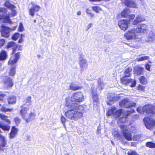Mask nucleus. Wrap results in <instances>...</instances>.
Masks as SVG:
<instances>
[{
	"mask_svg": "<svg viewBox=\"0 0 155 155\" xmlns=\"http://www.w3.org/2000/svg\"><path fill=\"white\" fill-rule=\"evenodd\" d=\"M12 48L13 49H15L18 48V50H20V48H21L19 45H17L14 42H11L9 43L7 46V48L8 49L9 48Z\"/></svg>",
	"mask_w": 155,
	"mask_h": 155,
	"instance_id": "6ab92c4d",
	"label": "nucleus"
},
{
	"mask_svg": "<svg viewBox=\"0 0 155 155\" xmlns=\"http://www.w3.org/2000/svg\"><path fill=\"white\" fill-rule=\"evenodd\" d=\"M0 117L1 119L4 120L8 123L10 124L11 123L10 120L8 119V117L7 116L0 114Z\"/></svg>",
	"mask_w": 155,
	"mask_h": 155,
	"instance_id": "c85d7f7f",
	"label": "nucleus"
},
{
	"mask_svg": "<svg viewBox=\"0 0 155 155\" xmlns=\"http://www.w3.org/2000/svg\"><path fill=\"white\" fill-rule=\"evenodd\" d=\"M123 110L122 109H119L115 110L114 117L115 118L119 117L123 114Z\"/></svg>",
	"mask_w": 155,
	"mask_h": 155,
	"instance_id": "a878e982",
	"label": "nucleus"
},
{
	"mask_svg": "<svg viewBox=\"0 0 155 155\" xmlns=\"http://www.w3.org/2000/svg\"><path fill=\"white\" fill-rule=\"evenodd\" d=\"M19 31L21 32L22 31L24 30V28L22 24L21 23H20L18 28Z\"/></svg>",
	"mask_w": 155,
	"mask_h": 155,
	"instance_id": "3c124183",
	"label": "nucleus"
},
{
	"mask_svg": "<svg viewBox=\"0 0 155 155\" xmlns=\"http://www.w3.org/2000/svg\"><path fill=\"white\" fill-rule=\"evenodd\" d=\"M5 95L4 94H2L0 95V100H2L3 98L5 97Z\"/></svg>",
	"mask_w": 155,
	"mask_h": 155,
	"instance_id": "052dcab7",
	"label": "nucleus"
},
{
	"mask_svg": "<svg viewBox=\"0 0 155 155\" xmlns=\"http://www.w3.org/2000/svg\"><path fill=\"white\" fill-rule=\"evenodd\" d=\"M8 103L9 104L15 103L16 101V97L15 96H11L8 99Z\"/></svg>",
	"mask_w": 155,
	"mask_h": 155,
	"instance_id": "bb28decb",
	"label": "nucleus"
},
{
	"mask_svg": "<svg viewBox=\"0 0 155 155\" xmlns=\"http://www.w3.org/2000/svg\"><path fill=\"white\" fill-rule=\"evenodd\" d=\"M20 36L19 33H15L13 35L12 39L14 40H16L20 37Z\"/></svg>",
	"mask_w": 155,
	"mask_h": 155,
	"instance_id": "58836bf2",
	"label": "nucleus"
},
{
	"mask_svg": "<svg viewBox=\"0 0 155 155\" xmlns=\"http://www.w3.org/2000/svg\"><path fill=\"white\" fill-rule=\"evenodd\" d=\"M31 96L28 97L26 99V103L28 104V105H30L31 104Z\"/></svg>",
	"mask_w": 155,
	"mask_h": 155,
	"instance_id": "a19ab883",
	"label": "nucleus"
},
{
	"mask_svg": "<svg viewBox=\"0 0 155 155\" xmlns=\"http://www.w3.org/2000/svg\"><path fill=\"white\" fill-rule=\"evenodd\" d=\"M137 110L139 113H143L150 116L155 114L154 106L150 104L146 105L143 107H139L137 108Z\"/></svg>",
	"mask_w": 155,
	"mask_h": 155,
	"instance_id": "423d86ee",
	"label": "nucleus"
},
{
	"mask_svg": "<svg viewBox=\"0 0 155 155\" xmlns=\"http://www.w3.org/2000/svg\"><path fill=\"white\" fill-rule=\"evenodd\" d=\"M136 143L135 142H132L131 143V146H136Z\"/></svg>",
	"mask_w": 155,
	"mask_h": 155,
	"instance_id": "0e129e2a",
	"label": "nucleus"
},
{
	"mask_svg": "<svg viewBox=\"0 0 155 155\" xmlns=\"http://www.w3.org/2000/svg\"><path fill=\"white\" fill-rule=\"evenodd\" d=\"M135 17L134 15L133 14L128 15L127 17L130 20H133L134 19Z\"/></svg>",
	"mask_w": 155,
	"mask_h": 155,
	"instance_id": "4d7b16f0",
	"label": "nucleus"
},
{
	"mask_svg": "<svg viewBox=\"0 0 155 155\" xmlns=\"http://www.w3.org/2000/svg\"><path fill=\"white\" fill-rule=\"evenodd\" d=\"M121 81L123 84L126 85H129L132 87H134L136 85L135 80L131 78H125L123 77L121 78Z\"/></svg>",
	"mask_w": 155,
	"mask_h": 155,
	"instance_id": "1a4fd4ad",
	"label": "nucleus"
},
{
	"mask_svg": "<svg viewBox=\"0 0 155 155\" xmlns=\"http://www.w3.org/2000/svg\"><path fill=\"white\" fill-rule=\"evenodd\" d=\"M84 97L81 92H75L71 97H68L65 99V107L67 110L65 115L68 118L73 120H76L82 117V111L84 110V106L79 105L74 102H80L83 101Z\"/></svg>",
	"mask_w": 155,
	"mask_h": 155,
	"instance_id": "f257e3e1",
	"label": "nucleus"
},
{
	"mask_svg": "<svg viewBox=\"0 0 155 155\" xmlns=\"http://www.w3.org/2000/svg\"><path fill=\"white\" fill-rule=\"evenodd\" d=\"M127 114L125 115V116H127L129 114L132 113H134V110L130 109V110H127Z\"/></svg>",
	"mask_w": 155,
	"mask_h": 155,
	"instance_id": "864d4df0",
	"label": "nucleus"
},
{
	"mask_svg": "<svg viewBox=\"0 0 155 155\" xmlns=\"http://www.w3.org/2000/svg\"><path fill=\"white\" fill-rule=\"evenodd\" d=\"M12 30L11 28L4 25L1 26L0 31L3 37L8 38L10 35V32Z\"/></svg>",
	"mask_w": 155,
	"mask_h": 155,
	"instance_id": "f8f14e48",
	"label": "nucleus"
},
{
	"mask_svg": "<svg viewBox=\"0 0 155 155\" xmlns=\"http://www.w3.org/2000/svg\"><path fill=\"white\" fill-rule=\"evenodd\" d=\"M86 12L88 16L91 17V19H92L94 17V14L92 13L90 10L88 9H87L86 10Z\"/></svg>",
	"mask_w": 155,
	"mask_h": 155,
	"instance_id": "72a5a7b5",
	"label": "nucleus"
},
{
	"mask_svg": "<svg viewBox=\"0 0 155 155\" xmlns=\"http://www.w3.org/2000/svg\"><path fill=\"white\" fill-rule=\"evenodd\" d=\"M31 4L32 6L29 9V13L32 17H33L35 15V13L39 10L40 7L35 4L31 3Z\"/></svg>",
	"mask_w": 155,
	"mask_h": 155,
	"instance_id": "4468645a",
	"label": "nucleus"
},
{
	"mask_svg": "<svg viewBox=\"0 0 155 155\" xmlns=\"http://www.w3.org/2000/svg\"><path fill=\"white\" fill-rule=\"evenodd\" d=\"M81 12L80 11H78L77 12V15H81Z\"/></svg>",
	"mask_w": 155,
	"mask_h": 155,
	"instance_id": "69168bd1",
	"label": "nucleus"
},
{
	"mask_svg": "<svg viewBox=\"0 0 155 155\" xmlns=\"http://www.w3.org/2000/svg\"><path fill=\"white\" fill-rule=\"evenodd\" d=\"M148 31V26L144 24H140L138 25L136 28H133L129 30L124 34V36L127 40H133L135 42H140L141 39L138 37V34L146 33Z\"/></svg>",
	"mask_w": 155,
	"mask_h": 155,
	"instance_id": "f03ea898",
	"label": "nucleus"
},
{
	"mask_svg": "<svg viewBox=\"0 0 155 155\" xmlns=\"http://www.w3.org/2000/svg\"><path fill=\"white\" fill-rule=\"evenodd\" d=\"M14 121L15 123V124L17 125H18L20 123L21 121L20 119L18 117H16L14 119Z\"/></svg>",
	"mask_w": 155,
	"mask_h": 155,
	"instance_id": "ea45409f",
	"label": "nucleus"
},
{
	"mask_svg": "<svg viewBox=\"0 0 155 155\" xmlns=\"http://www.w3.org/2000/svg\"><path fill=\"white\" fill-rule=\"evenodd\" d=\"M34 22H35V23L36 22V20H34Z\"/></svg>",
	"mask_w": 155,
	"mask_h": 155,
	"instance_id": "338daca9",
	"label": "nucleus"
},
{
	"mask_svg": "<svg viewBox=\"0 0 155 155\" xmlns=\"http://www.w3.org/2000/svg\"><path fill=\"white\" fill-rule=\"evenodd\" d=\"M117 109L115 107L113 106L111 107V108L110 109L107 113V115L108 116H110L112 115L114 116V114L115 110H116Z\"/></svg>",
	"mask_w": 155,
	"mask_h": 155,
	"instance_id": "b1692460",
	"label": "nucleus"
},
{
	"mask_svg": "<svg viewBox=\"0 0 155 155\" xmlns=\"http://www.w3.org/2000/svg\"><path fill=\"white\" fill-rule=\"evenodd\" d=\"M130 13L129 9L128 8L125 9L123 10L121 13V16L124 17H127L129 14Z\"/></svg>",
	"mask_w": 155,
	"mask_h": 155,
	"instance_id": "5701e85b",
	"label": "nucleus"
},
{
	"mask_svg": "<svg viewBox=\"0 0 155 155\" xmlns=\"http://www.w3.org/2000/svg\"><path fill=\"white\" fill-rule=\"evenodd\" d=\"M92 98L94 101L97 102L98 101V98L97 94L92 95Z\"/></svg>",
	"mask_w": 155,
	"mask_h": 155,
	"instance_id": "c03bdc74",
	"label": "nucleus"
},
{
	"mask_svg": "<svg viewBox=\"0 0 155 155\" xmlns=\"http://www.w3.org/2000/svg\"><path fill=\"white\" fill-rule=\"evenodd\" d=\"M93 11L97 13L99 12L101 10V8L98 6H94L92 7Z\"/></svg>",
	"mask_w": 155,
	"mask_h": 155,
	"instance_id": "4c0bfd02",
	"label": "nucleus"
},
{
	"mask_svg": "<svg viewBox=\"0 0 155 155\" xmlns=\"http://www.w3.org/2000/svg\"><path fill=\"white\" fill-rule=\"evenodd\" d=\"M128 7L137 8L138 5L136 4L133 0H130L127 6Z\"/></svg>",
	"mask_w": 155,
	"mask_h": 155,
	"instance_id": "4be33fe9",
	"label": "nucleus"
},
{
	"mask_svg": "<svg viewBox=\"0 0 155 155\" xmlns=\"http://www.w3.org/2000/svg\"><path fill=\"white\" fill-rule=\"evenodd\" d=\"M115 136H114V138L116 140H120L121 139V137L120 135V134L119 133L117 134H115Z\"/></svg>",
	"mask_w": 155,
	"mask_h": 155,
	"instance_id": "09e8293b",
	"label": "nucleus"
},
{
	"mask_svg": "<svg viewBox=\"0 0 155 155\" xmlns=\"http://www.w3.org/2000/svg\"><path fill=\"white\" fill-rule=\"evenodd\" d=\"M5 43V41L4 39H0V48L3 46Z\"/></svg>",
	"mask_w": 155,
	"mask_h": 155,
	"instance_id": "603ef678",
	"label": "nucleus"
},
{
	"mask_svg": "<svg viewBox=\"0 0 155 155\" xmlns=\"http://www.w3.org/2000/svg\"><path fill=\"white\" fill-rule=\"evenodd\" d=\"M18 130L15 127L12 126L9 134V137L11 139L14 138L17 134Z\"/></svg>",
	"mask_w": 155,
	"mask_h": 155,
	"instance_id": "a211bd4d",
	"label": "nucleus"
},
{
	"mask_svg": "<svg viewBox=\"0 0 155 155\" xmlns=\"http://www.w3.org/2000/svg\"><path fill=\"white\" fill-rule=\"evenodd\" d=\"M80 87L74 83H72L70 86V89L75 91L79 89Z\"/></svg>",
	"mask_w": 155,
	"mask_h": 155,
	"instance_id": "2f4dec72",
	"label": "nucleus"
},
{
	"mask_svg": "<svg viewBox=\"0 0 155 155\" xmlns=\"http://www.w3.org/2000/svg\"><path fill=\"white\" fill-rule=\"evenodd\" d=\"M145 87L141 85H139L138 87V89L139 91H143L144 90Z\"/></svg>",
	"mask_w": 155,
	"mask_h": 155,
	"instance_id": "8fccbe9b",
	"label": "nucleus"
},
{
	"mask_svg": "<svg viewBox=\"0 0 155 155\" xmlns=\"http://www.w3.org/2000/svg\"><path fill=\"white\" fill-rule=\"evenodd\" d=\"M20 114L27 123L32 120L35 117V113L30 110L29 107H24L20 111Z\"/></svg>",
	"mask_w": 155,
	"mask_h": 155,
	"instance_id": "20e7f679",
	"label": "nucleus"
},
{
	"mask_svg": "<svg viewBox=\"0 0 155 155\" xmlns=\"http://www.w3.org/2000/svg\"><path fill=\"white\" fill-rule=\"evenodd\" d=\"M98 89L100 90H101L103 88L104 86V84L101 81H99L98 82Z\"/></svg>",
	"mask_w": 155,
	"mask_h": 155,
	"instance_id": "f704fd0d",
	"label": "nucleus"
},
{
	"mask_svg": "<svg viewBox=\"0 0 155 155\" xmlns=\"http://www.w3.org/2000/svg\"><path fill=\"white\" fill-rule=\"evenodd\" d=\"M21 38L18 41V43H21L23 41V39L22 38V34H21Z\"/></svg>",
	"mask_w": 155,
	"mask_h": 155,
	"instance_id": "680f3d73",
	"label": "nucleus"
},
{
	"mask_svg": "<svg viewBox=\"0 0 155 155\" xmlns=\"http://www.w3.org/2000/svg\"><path fill=\"white\" fill-rule=\"evenodd\" d=\"M129 155H139L136 152L132 150H130L127 153Z\"/></svg>",
	"mask_w": 155,
	"mask_h": 155,
	"instance_id": "37998d69",
	"label": "nucleus"
},
{
	"mask_svg": "<svg viewBox=\"0 0 155 155\" xmlns=\"http://www.w3.org/2000/svg\"><path fill=\"white\" fill-rule=\"evenodd\" d=\"M79 64L81 71L86 69L87 67V61L85 59L84 56L83 54H81L79 57Z\"/></svg>",
	"mask_w": 155,
	"mask_h": 155,
	"instance_id": "9d476101",
	"label": "nucleus"
},
{
	"mask_svg": "<svg viewBox=\"0 0 155 155\" xmlns=\"http://www.w3.org/2000/svg\"><path fill=\"white\" fill-rule=\"evenodd\" d=\"M61 121L62 122V124L64 126V127H65V122L66 120V118L65 117L63 116L62 115L61 118Z\"/></svg>",
	"mask_w": 155,
	"mask_h": 155,
	"instance_id": "a18cd8bd",
	"label": "nucleus"
},
{
	"mask_svg": "<svg viewBox=\"0 0 155 155\" xmlns=\"http://www.w3.org/2000/svg\"><path fill=\"white\" fill-rule=\"evenodd\" d=\"M0 128L4 131H8L10 127L9 125L5 124L2 121H0Z\"/></svg>",
	"mask_w": 155,
	"mask_h": 155,
	"instance_id": "aec40b11",
	"label": "nucleus"
},
{
	"mask_svg": "<svg viewBox=\"0 0 155 155\" xmlns=\"http://www.w3.org/2000/svg\"><path fill=\"white\" fill-rule=\"evenodd\" d=\"M19 53H17L15 55L12 54L9 60L8 64L11 66V67L8 72L9 75L11 76H14L16 73L15 64L18 61L20 58Z\"/></svg>",
	"mask_w": 155,
	"mask_h": 155,
	"instance_id": "39448f33",
	"label": "nucleus"
},
{
	"mask_svg": "<svg viewBox=\"0 0 155 155\" xmlns=\"http://www.w3.org/2000/svg\"><path fill=\"white\" fill-rule=\"evenodd\" d=\"M146 146L150 148H155V143L152 142H147L146 144Z\"/></svg>",
	"mask_w": 155,
	"mask_h": 155,
	"instance_id": "473e14b6",
	"label": "nucleus"
},
{
	"mask_svg": "<svg viewBox=\"0 0 155 155\" xmlns=\"http://www.w3.org/2000/svg\"><path fill=\"white\" fill-rule=\"evenodd\" d=\"M130 0H121V2L125 4V5L127 6Z\"/></svg>",
	"mask_w": 155,
	"mask_h": 155,
	"instance_id": "13d9d810",
	"label": "nucleus"
},
{
	"mask_svg": "<svg viewBox=\"0 0 155 155\" xmlns=\"http://www.w3.org/2000/svg\"><path fill=\"white\" fill-rule=\"evenodd\" d=\"M139 79L140 83L141 84L146 85L147 84V80L143 76H141Z\"/></svg>",
	"mask_w": 155,
	"mask_h": 155,
	"instance_id": "cd10ccee",
	"label": "nucleus"
},
{
	"mask_svg": "<svg viewBox=\"0 0 155 155\" xmlns=\"http://www.w3.org/2000/svg\"><path fill=\"white\" fill-rule=\"evenodd\" d=\"M120 128L125 138L128 140H131L132 135L131 133L129 132L127 127L125 125H121L120 126Z\"/></svg>",
	"mask_w": 155,
	"mask_h": 155,
	"instance_id": "6e6552de",
	"label": "nucleus"
},
{
	"mask_svg": "<svg viewBox=\"0 0 155 155\" xmlns=\"http://www.w3.org/2000/svg\"><path fill=\"white\" fill-rule=\"evenodd\" d=\"M154 134L155 135V131L154 132Z\"/></svg>",
	"mask_w": 155,
	"mask_h": 155,
	"instance_id": "774afa93",
	"label": "nucleus"
},
{
	"mask_svg": "<svg viewBox=\"0 0 155 155\" xmlns=\"http://www.w3.org/2000/svg\"><path fill=\"white\" fill-rule=\"evenodd\" d=\"M132 69L131 68H129L126 69L124 72V75L125 77H129L130 75V72Z\"/></svg>",
	"mask_w": 155,
	"mask_h": 155,
	"instance_id": "c756f323",
	"label": "nucleus"
},
{
	"mask_svg": "<svg viewBox=\"0 0 155 155\" xmlns=\"http://www.w3.org/2000/svg\"><path fill=\"white\" fill-rule=\"evenodd\" d=\"M4 5L5 7L11 9L12 12L11 13L9 12L8 14L6 8H0V22L11 24L12 21L9 17H13L16 15V12L15 9V7L7 0L5 1Z\"/></svg>",
	"mask_w": 155,
	"mask_h": 155,
	"instance_id": "7ed1b4c3",
	"label": "nucleus"
},
{
	"mask_svg": "<svg viewBox=\"0 0 155 155\" xmlns=\"http://www.w3.org/2000/svg\"><path fill=\"white\" fill-rule=\"evenodd\" d=\"M127 120V118L126 117H123L119 119V121L122 123H124Z\"/></svg>",
	"mask_w": 155,
	"mask_h": 155,
	"instance_id": "de8ad7c7",
	"label": "nucleus"
},
{
	"mask_svg": "<svg viewBox=\"0 0 155 155\" xmlns=\"http://www.w3.org/2000/svg\"><path fill=\"white\" fill-rule=\"evenodd\" d=\"M129 21L126 20H121L118 22V25L120 28L123 31H125L128 27Z\"/></svg>",
	"mask_w": 155,
	"mask_h": 155,
	"instance_id": "ddd939ff",
	"label": "nucleus"
},
{
	"mask_svg": "<svg viewBox=\"0 0 155 155\" xmlns=\"http://www.w3.org/2000/svg\"><path fill=\"white\" fill-rule=\"evenodd\" d=\"M155 40V34L153 31H150L148 34V36L145 39V41L149 43L153 42Z\"/></svg>",
	"mask_w": 155,
	"mask_h": 155,
	"instance_id": "dca6fc26",
	"label": "nucleus"
},
{
	"mask_svg": "<svg viewBox=\"0 0 155 155\" xmlns=\"http://www.w3.org/2000/svg\"><path fill=\"white\" fill-rule=\"evenodd\" d=\"M3 81L4 84V86L6 87H12L13 83L12 78L6 76L3 78Z\"/></svg>",
	"mask_w": 155,
	"mask_h": 155,
	"instance_id": "2eb2a0df",
	"label": "nucleus"
},
{
	"mask_svg": "<svg viewBox=\"0 0 155 155\" xmlns=\"http://www.w3.org/2000/svg\"><path fill=\"white\" fill-rule=\"evenodd\" d=\"M145 20L144 17L141 15H138L133 22V24L137 25L138 23L143 21Z\"/></svg>",
	"mask_w": 155,
	"mask_h": 155,
	"instance_id": "f3484780",
	"label": "nucleus"
},
{
	"mask_svg": "<svg viewBox=\"0 0 155 155\" xmlns=\"http://www.w3.org/2000/svg\"><path fill=\"white\" fill-rule=\"evenodd\" d=\"M149 57L148 56H144L137 57L136 59V61H142L145 60H147L149 59Z\"/></svg>",
	"mask_w": 155,
	"mask_h": 155,
	"instance_id": "7c9ffc66",
	"label": "nucleus"
},
{
	"mask_svg": "<svg viewBox=\"0 0 155 155\" xmlns=\"http://www.w3.org/2000/svg\"><path fill=\"white\" fill-rule=\"evenodd\" d=\"M7 57V54L6 51L2 50L0 53V60H5Z\"/></svg>",
	"mask_w": 155,
	"mask_h": 155,
	"instance_id": "393cba45",
	"label": "nucleus"
},
{
	"mask_svg": "<svg viewBox=\"0 0 155 155\" xmlns=\"http://www.w3.org/2000/svg\"><path fill=\"white\" fill-rule=\"evenodd\" d=\"M140 135H136L133 137V140L134 141H139L141 140Z\"/></svg>",
	"mask_w": 155,
	"mask_h": 155,
	"instance_id": "e433bc0d",
	"label": "nucleus"
},
{
	"mask_svg": "<svg viewBox=\"0 0 155 155\" xmlns=\"http://www.w3.org/2000/svg\"><path fill=\"white\" fill-rule=\"evenodd\" d=\"M136 127L135 126L133 125L131 126V129L130 130H131V132L133 133H134L136 132Z\"/></svg>",
	"mask_w": 155,
	"mask_h": 155,
	"instance_id": "6e6d98bb",
	"label": "nucleus"
},
{
	"mask_svg": "<svg viewBox=\"0 0 155 155\" xmlns=\"http://www.w3.org/2000/svg\"><path fill=\"white\" fill-rule=\"evenodd\" d=\"M13 109H7L5 107L3 106L0 109V110L2 112H11Z\"/></svg>",
	"mask_w": 155,
	"mask_h": 155,
	"instance_id": "c9c22d12",
	"label": "nucleus"
},
{
	"mask_svg": "<svg viewBox=\"0 0 155 155\" xmlns=\"http://www.w3.org/2000/svg\"><path fill=\"white\" fill-rule=\"evenodd\" d=\"M119 103L121 107H124L127 108L135 106L136 105V103L134 102L130 101L127 99L121 101Z\"/></svg>",
	"mask_w": 155,
	"mask_h": 155,
	"instance_id": "9b49d317",
	"label": "nucleus"
},
{
	"mask_svg": "<svg viewBox=\"0 0 155 155\" xmlns=\"http://www.w3.org/2000/svg\"><path fill=\"white\" fill-rule=\"evenodd\" d=\"M107 98L110 101H113L114 98L112 97H111V95H108L107 96Z\"/></svg>",
	"mask_w": 155,
	"mask_h": 155,
	"instance_id": "bf43d9fd",
	"label": "nucleus"
},
{
	"mask_svg": "<svg viewBox=\"0 0 155 155\" xmlns=\"http://www.w3.org/2000/svg\"><path fill=\"white\" fill-rule=\"evenodd\" d=\"M112 134L114 136H115V134H117L119 133V132L118 131V129L117 128H114L112 130Z\"/></svg>",
	"mask_w": 155,
	"mask_h": 155,
	"instance_id": "79ce46f5",
	"label": "nucleus"
},
{
	"mask_svg": "<svg viewBox=\"0 0 155 155\" xmlns=\"http://www.w3.org/2000/svg\"><path fill=\"white\" fill-rule=\"evenodd\" d=\"M144 69L143 68L140 66H138L136 68H135V72L138 75L143 74V71Z\"/></svg>",
	"mask_w": 155,
	"mask_h": 155,
	"instance_id": "412c9836",
	"label": "nucleus"
},
{
	"mask_svg": "<svg viewBox=\"0 0 155 155\" xmlns=\"http://www.w3.org/2000/svg\"><path fill=\"white\" fill-rule=\"evenodd\" d=\"M92 24L91 23H90L87 26V30L89 29V28H90L91 27V26H92Z\"/></svg>",
	"mask_w": 155,
	"mask_h": 155,
	"instance_id": "e2e57ef3",
	"label": "nucleus"
},
{
	"mask_svg": "<svg viewBox=\"0 0 155 155\" xmlns=\"http://www.w3.org/2000/svg\"><path fill=\"white\" fill-rule=\"evenodd\" d=\"M143 120L146 127L150 130H152L153 128L155 127V121L152 118L148 117L144 118Z\"/></svg>",
	"mask_w": 155,
	"mask_h": 155,
	"instance_id": "0eeeda50",
	"label": "nucleus"
},
{
	"mask_svg": "<svg viewBox=\"0 0 155 155\" xmlns=\"http://www.w3.org/2000/svg\"><path fill=\"white\" fill-rule=\"evenodd\" d=\"M92 94H97V90L96 87L94 86L91 88Z\"/></svg>",
	"mask_w": 155,
	"mask_h": 155,
	"instance_id": "49530a36",
	"label": "nucleus"
},
{
	"mask_svg": "<svg viewBox=\"0 0 155 155\" xmlns=\"http://www.w3.org/2000/svg\"><path fill=\"white\" fill-rule=\"evenodd\" d=\"M145 68H146V70H147L149 71H150V67H151V65L148 64H145Z\"/></svg>",
	"mask_w": 155,
	"mask_h": 155,
	"instance_id": "5fc2aeb1",
	"label": "nucleus"
}]
</instances>
